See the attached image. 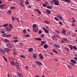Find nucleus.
<instances>
[{
  "instance_id": "423d86ee",
  "label": "nucleus",
  "mask_w": 77,
  "mask_h": 77,
  "mask_svg": "<svg viewBox=\"0 0 77 77\" xmlns=\"http://www.w3.org/2000/svg\"><path fill=\"white\" fill-rule=\"evenodd\" d=\"M62 40L63 41H65L66 42H68V40L65 37H63Z\"/></svg>"
},
{
  "instance_id": "20e7f679",
  "label": "nucleus",
  "mask_w": 77,
  "mask_h": 77,
  "mask_svg": "<svg viewBox=\"0 0 77 77\" xmlns=\"http://www.w3.org/2000/svg\"><path fill=\"white\" fill-rule=\"evenodd\" d=\"M35 63L38 66H41V65H42V63L39 62V61H35Z\"/></svg>"
},
{
  "instance_id": "69168bd1",
  "label": "nucleus",
  "mask_w": 77,
  "mask_h": 77,
  "mask_svg": "<svg viewBox=\"0 0 77 77\" xmlns=\"http://www.w3.org/2000/svg\"><path fill=\"white\" fill-rule=\"evenodd\" d=\"M41 36H42V38L44 37V34H42L41 35Z\"/></svg>"
},
{
  "instance_id": "ddd939ff",
  "label": "nucleus",
  "mask_w": 77,
  "mask_h": 77,
  "mask_svg": "<svg viewBox=\"0 0 77 77\" xmlns=\"http://www.w3.org/2000/svg\"><path fill=\"white\" fill-rule=\"evenodd\" d=\"M5 7V4L0 5V9H3Z\"/></svg>"
},
{
  "instance_id": "7c9ffc66",
  "label": "nucleus",
  "mask_w": 77,
  "mask_h": 77,
  "mask_svg": "<svg viewBox=\"0 0 77 77\" xmlns=\"http://www.w3.org/2000/svg\"><path fill=\"white\" fill-rule=\"evenodd\" d=\"M11 18L12 21H15V18L13 16L11 17Z\"/></svg>"
},
{
  "instance_id": "b1692460",
  "label": "nucleus",
  "mask_w": 77,
  "mask_h": 77,
  "mask_svg": "<svg viewBox=\"0 0 77 77\" xmlns=\"http://www.w3.org/2000/svg\"><path fill=\"white\" fill-rule=\"evenodd\" d=\"M53 39L54 40V41H56V36L53 35L52 36Z\"/></svg>"
},
{
  "instance_id": "9b49d317",
  "label": "nucleus",
  "mask_w": 77,
  "mask_h": 77,
  "mask_svg": "<svg viewBox=\"0 0 77 77\" xmlns=\"http://www.w3.org/2000/svg\"><path fill=\"white\" fill-rule=\"evenodd\" d=\"M5 30L7 32H10V31H11V28L9 27H7V28H5Z\"/></svg>"
},
{
  "instance_id": "a19ab883",
  "label": "nucleus",
  "mask_w": 77,
  "mask_h": 77,
  "mask_svg": "<svg viewBox=\"0 0 77 77\" xmlns=\"http://www.w3.org/2000/svg\"><path fill=\"white\" fill-rule=\"evenodd\" d=\"M30 36V35H29V34H27L26 36H25V37L26 38H29Z\"/></svg>"
},
{
  "instance_id": "5701e85b",
  "label": "nucleus",
  "mask_w": 77,
  "mask_h": 77,
  "mask_svg": "<svg viewBox=\"0 0 77 77\" xmlns=\"http://www.w3.org/2000/svg\"><path fill=\"white\" fill-rule=\"evenodd\" d=\"M8 26V23H6L3 25V26L4 27H5V28H7Z\"/></svg>"
},
{
  "instance_id": "4c0bfd02",
  "label": "nucleus",
  "mask_w": 77,
  "mask_h": 77,
  "mask_svg": "<svg viewBox=\"0 0 77 77\" xmlns=\"http://www.w3.org/2000/svg\"><path fill=\"white\" fill-rule=\"evenodd\" d=\"M69 48H70L71 49H72V48H73V47H72V46L71 45H69Z\"/></svg>"
},
{
  "instance_id": "6e6552de",
  "label": "nucleus",
  "mask_w": 77,
  "mask_h": 77,
  "mask_svg": "<svg viewBox=\"0 0 77 77\" xmlns=\"http://www.w3.org/2000/svg\"><path fill=\"white\" fill-rule=\"evenodd\" d=\"M56 17H58V18H59V19H60V20H63V17L59 14H57Z\"/></svg>"
},
{
  "instance_id": "bf43d9fd",
  "label": "nucleus",
  "mask_w": 77,
  "mask_h": 77,
  "mask_svg": "<svg viewBox=\"0 0 77 77\" xmlns=\"http://www.w3.org/2000/svg\"><path fill=\"white\" fill-rule=\"evenodd\" d=\"M59 24H60V25H62L63 24L61 22H59Z\"/></svg>"
},
{
  "instance_id": "bb28decb",
  "label": "nucleus",
  "mask_w": 77,
  "mask_h": 77,
  "mask_svg": "<svg viewBox=\"0 0 77 77\" xmlns=\"http://www.w3.org/2000/svg\"><path fill=\"white\" fill-rule=\"evenodd\" d=\"M62 1L66 2L67 3H69L70 2H71V1H70V0H62Z\"/></svg>"
},
{
  "instance_id": "13d9d810",
  "label": "nucleus",
  "mask_w": 77,
  "mask_h": 77,
  "mask_svg": "<svg viewBox=\"0 0 77 77\" xmlns=\"http://www.w3.org/2000/svg\"><path fill=\"white\" fill-rule=\"evenodd\" d=\"M45 4H46V5H49V4L48 3V2H47L46 1V2H45Z\"/></svg>"
},
{
  "instance_id": "4468645a",
  "label": "nucleus",
  "mask_w": 77,
  "mask_h": 77,
  "mask_svg": "<svg viewBox=\"0 0 77 77\" xmlns=\"http://www.w3.org/2000/svg\"><path fill=\"white\" fill-rule=\"evenodd\" d=\"M45 12L47 14H51V12L49 10H46L45 11Z\"/></svg>"
},
{
  "instance_id": "39448f33",
  "label": "nucleus",
  "mask_w": 77,
  "mask_h": 77,
  "mask_svg": "<svg viewBox=\"0 0 77 77\" xmlns=\"http://www.w3.org/2000/svg\"><path fill=\"white\" fill-rule=\"evenodd\" d=\"M42 29H43V30H44V31H45V33H49V32H48V30H47V29L45 28H44V27H42Z\"/></svg>"
},
{
  "instance_id": "09e8293b",
  "label": "nucleus",
  "mask_w": 77,
  "mask_h": 77,
  "mask_svg": "<svg viewBox=\"0 0 77 77\" xmlns=\"http://www.w3.org/2000/svg\"><path fill=\"white\" fill-rule=\"evenodd\" d=\"M18 40H14L13 41V42H18Z\"/></svg>"
},
{
  "instance_id": "8fccbe9b",
  "label": "nucleus",
  "mask_w": 77,
  "mask_h": 77,
  "mask_svg": "<svg viewBox=\"0 0 77 77\" xmlns=\"http://www.w3.org/2000/svg\"><path fill=\"white\" fill-rule=\"evenodd\" d=\"M23 32L24 33L26 34V29H24V30H23Z\"/></svg>"
},
{
  "instance_id": "393cba45",
  "label": "nucleus",
  "mask_w": 77,
  "mask_h": 77,
  "mask_svg": "<svg viewBox=\"0 0 77 77\" xmlns=\"http://www.w3.org/2000/svg\"><path fill=\"white\" fill-rule=\"evenodd\" d=\"M47 8H48V9H53L52 7L49 5L47 6Z\"/></svg>"
},
{
  "instance_id": "c03bdc74",
  "label": "nucleus",
  "mask_w": 77,
  "mask_h": 77,
  "mask_svg": "<svg viewBox=\"0 0 77 77\" xmlns=\"http://www.w3.org/2000/svg\"><path fill=\"white\" fill-rule=\"evenodd\" d=\"M73 49L74 50H77V48L76 47V46H73Z\"/></svg>"
},
{
  "instance_id": "a211bd4d",
  "label": "nucleus",
  "mask_w": 77,
  "mask_h": 77,
  "mask_svg": "<svg viewBox=\"0 0 77 77\" xmlns=\"http://www.w3.org/2000/svg\"><path fill=\"white\" fill-rule=\"evenodd\" d=\"M34 39L35 40H37V41H41V40H42V39L41 38H35Z\"/></svg>"
},
{
  "instance_id": "680f3d73",
  "label": "nucleus",
  "mask_w": 77,
  "mask_h": 77,
  "mask_svg": "<svg viewBox=\"0 0 77 77\" xmlns=\"http://www.w3.org/2000/svg\"><path fill=\"white\" fill-rule=\"evenodd\" d=\"M61 42L62 44H64V43H65V42H64V41H63V40H62L61 41Z\"/></svg>"
},
{
  "instance_id": "7ed1b4c3",
  "label": "nucleus",
  "mask_w": 77,
  "mask_h": 77,
  "mask_svg": "<svg viewBox=\"0 0 77 77\" xmlns=\"http://www.w3.org/2000/svg\"><path fill=\"white\" fill-rule=\"evenodd\" d=\"M14 65H15V66H16V68H19L20 64L17 62H16L14 64Z\"/></svg>"
},
{
  "instance_id": "473e14b6",
  "label": "nucleus",
  "mask_w": 77,
  "mask_h": 77,
  "mask_svg": "<svg viewBox=\"0 0 77 77\" xmlns=\"http://www.w3.org/2000/svg\"><path fill=\"white\" fill-rule=\"evenodd\" d=\"M12 35L11 34H7V37H8L9 38H10L11 36Z\"/></svg>"
},
{
  "instance_id": "dca6fc26",
  "label": "nucleus",
  "mask_w": 77,
  "mask_h": 77,
  "mask_svg": "<svg viewBox=\"0 0 77 77\" xmlns=\"http://www.w3.org/2000/svg\"><path fill=\"white\" fill-rule=\"evenodd\" d=\"M33 30L34 32H38V28H36L33 29Z\"/></svg>"
},
{
  "instance_id": "603ef678",
  "label": "nucleus",
  "mask_w": 77,
  "mask_h": 77,
  "mask_svg": "<svg viewBox=\"0 0 77 77\" xmlns=\"http://www.w3.org/2000/svg\"><path fill=\"white\" fill-rule=\"evenodd\" d=\"M3 57L4 60L6 61V62H7V59H6V58H5V56H3Z\"/></svg>"
},
{
  "instance_id": "2f4dec72",
  "label": "nucleus",
  "mask_w": 77,
  "mask_h": 77,
  "mask_svg": "<svg viewBox=\"0 0 77 77\" xmlns=\"http://www.w3.org/2000/svg\"><path fill=\"white\" fill-rule=\"evenodd\" d=\"M54 20H56V21H59V19H58L57 17H55L54 18Z\"/></svg>"
},
{
  "instance_id": "c85d7f7f",
  "label": "nucleus",
  "mask_w": 77,
  "mask_h": 77,
  "mask_svg": "<svg viewBox=\"0 0 77 77\" xmlns=\"http://www.w3.org/2000/svg\"><path fill=\"white\" fill-rule=\"evenodd\" d=\"M52 51L54 52L55 53H56V54H58V53L57 52L54 50H52Z\"/></svg>"
},
{
  "instance_id": "0e129e2a",
  "label": "nucleus",
  "mask_w": 77,
  "mask_h": 77,
  "mask_svg": "<svg viewBox=\"0 0 77 77\" xmlns=\"http://www.w3.org/2000/svg\"><path fill=\"white\" fill-rule=\"evenodd\" d=\"M57 44H54V47H57Z\"/></svg>"
},
{
  "instance_id": "6ab92c4d",
  "label": "nucleus",
  "mask_w": 77,
  "mask_h": 77,
  "mask_svg": "<svg viewBox=\"0 0 77 77\" xmlns=\"http://www.w3.org/2000/svg\"><path fill=\"white\" fill-rule=\"evenodd\" d=\"M17 75L18 76H19V77H23V76H22V75L19 72L17 73Z\"/></svg>"
},
{
  "instance_id": "0eeeda50",
  "label": "nucleus",
  "mask_w": 77,
  "mask_h": 77,
  "mask_svg": "<svg viewBox=\"0 0 77 77\" xmlns=\"http://www.w3.org/2000/svg\"><path fill=\"white\" fill-rule=\"evenodd\" d=\"M70 62H71V63H73V64H76L77 63V62L75 60H70Z\"/></svg>"
},
{
  "instance_id": "c756f323",
  "label": "nucleus",
  "mask_w": 77,
  "mask_h": 77,
  "mask_svg": "<svg viewBox=\"0 0 77 77\" xmlns=\"http://www.w3.org/2000/svg\"><path fill=\"white\" fill-rule=\"evenodd\" d=\"M41 46H42L43 45H44V44H45V42H44V41H42L41 42Z\"/></svg>"
},
{
  "instance_id": "a878e982",
  "label": "nucleus",
  "mask_w": 77,
  "mask_h": 77,
  "mask_svg": "<svg viewBox=\"0 0 77 77\" xmlns=\"http://www.w3.org/2000/svg\"><path fill=\"white\" fill-rule=\"evenodd\" d=\"M12 12L11 11V10H9L7 12L8 14V15H11V14Z\"/></svg>"
},
{
  "instance_id": "4d7b16f0",
  "label": "nucleus",
  "mask_w": 77,
  "mask_h": 77,
  "mask_svg": "<svg viewBox=\"0 0 77 77\" xmlns=\"http://www.w3.org/2000/svg\"><path fill=\"white\" fill-rule=\"evenodd\" d=\"M56 33H59L60 34V32L56 30Z\"/></svg>"
},
{
  "instance_id": "5fc2aeb1",
  "label": "nucleus",
  "mask_w": 77,
  "mask_h": 77,
  "mask_svg": "<svg viewBox=\"0 0 77 77\" xmlns=\"http://www.w3.org/2000/svg\"><path fill=\"white\" fill-rule=\"evenodd\" d=\"M57 48H60V46L59 45H57Z\"/></svg>"
},
{
  "instance_id": "f8f14e48",
  "label": "nucleus",
  "mask_w": 77,
  "mask_h": 77,
  "mask_svg": "<svg viewBox=\"0 0 77 77\" xmlns=\"http://www.w3.org/2000/svg\"><path fill=\"white\" fill-rule=\"evenodd\" d=\"M32 57L34 59H36L37 58V55L36 54H34L32 55Z\"/></svg>"
},
{
  "instance_id": "c9c22d12",
  "label": "nucleus",
  "mask_w": 77,
  "mask_h": 77,
  "mask_svg": "<svg viewBox=\"0 0 77 77\" xmlns=\"http://www.w3.org/2000/svg\"><path fill=\"white\" fill-rule=\"evenodd\" d=\"M20 57L22 58H26V57L23 55H20Z\"/></svg>"
},
{
  "instance_id": "ea45409f",
  "label": "nucleus",
  "mask_w": 77,
  "mask_h": 77,
  "mask_svg": "<svg viewBox=\"0 0 77 77\" xmlns=\"http://www.w3.org/2000/svg\"><path fill=\"white\" fill-rule=\"evenodd\" d=\"M20 3H23L24 2V0H21L20 1Z\"/></svg>"
},
{
  "instance_id": "aec40b11",
  "label": "nucleus",
  "mask_w": 77,
  "mask_h": 77,
  "mask_svg": "<svg viewBox=\"0 0 77 77\" xmlns=\"http://www.w3.org/2000/svg\"><path fill=\"white\" fill-rule=\"evenodd\" d=\"M10 63L12 65H13L14 66L15 65V62H14V61H10Z\"/></svg>"
},
{
  "instance_id": "e2e57ef3",
  "label": "nucleus",
  "mask_w": 77,
  "mask_h": 77,
  "mask_svg": "<svg viewBox=\"0 0 77 77\" xmlns=\"http://www.w3.org/2000/svg\"><path fill=\"white\" fill-rule=\"evenodd\" d=\"M39 34H41V33H42V31L41 30H40L39 31Z\"/></svg>"
},
{
  "instance_id": "f704fd0d",
  "label": "nucleus",
  "mask_w": 77,
  "mask_h": 77,
  "mask_svg": "<svg viewBox=\"0 0 77 77\" xmlns=\"http://www.w3.org/2000/svg\"><path fill=\"white\" fill-rule=\"evenodd\" d=\"M44 23H47V24H50V22L48 21L45 20L44 21Z\"/></svg>"
},
{
  "instance_id": "f257e3e1",
  "label": "nucleus",
  "mask_w": 77,
  "mask_h": 77,
  "mask_svg": "<svg viewBox=\"0 0 77 77\" xmlns=\"http://www.w3.org/2000/svg\"><path fill=\"white\" fill-rule=\"evenodd\" d=\"M54 4L56 6H58L59 5V2L57 0H52Z\"/></svg>"
},
{
  "instance_id": "de8ad7c7",
  "label": "nucleus",
  "mask_w": 77,
  "mask_h": 77,
  "mask_svg": "<svg viewBox=\"0 0 77 77\" xmlns=\"http://www.w3.org/2000/svg\"><path fill=\"white\" fill-rule=\"evenodd\" d=\"M20 5H21V6H23V7H24V5L23 3H20Z\"/></svg>"
},
{
  "instance_id": "72a5a7b5",
  "label": "nucleus",
  "mask_w": 77,
  "mask_h": 77,
  "mask_svg": "<svg viewBox=\"0 0 77 77\" xmlns=\"http://www.w3.org/2000/svg\"><path fill=\"white\" fill-rule=\"evenodd\" d=\"M9 27L11 29H12V25L11 24H9Z\"/></svg>"
},
{
  "instance_id": "3c124183",
  "label": "nucleus",
  "mask_w": 77,
  "mask_h": 77,
  "mask_svg": "<svg viewBox=\"0 0 77 77\" xmlns=\"http://www.w3.org/2000/svg\"><path fill=\"white\" fill-rule=\"evenodd\" d=\"M67 67H68V68H70V69H71V68H72L71 66L69 65H68Z\"/></svg>"
},
{
  "instance_id": "412c9836",
  "label": "nucleus",
  "mask_w": 77,
  "mask_h": 77,
  "mask_svg": "<svg viewBox=\"0 0 77 77\" xmlns=\"http://www.w3.org/2000/svg\"><path fill=\"white\" fill-rule=\"evenodd\" d=\"M29 53H31L32 51H33V49L32 48H30L29 49Z\"/></svg>"
},
{
  "instance_id": "052dcab7",
  "label": "nucleus",
  "mask_w": 77,
  "mask_h": 77,
  "mask_svg": "<svg viewBox=\"0 0 77 77\" xmlns=\"http://www.w3.org/2000/svg\"><path fill=\"white\" fill-rule=\"evenodd\" d=\"M70 65H72V66H75V64H73V63H71Z\"/></svg>"
},
{
  "instance_id": "338daca9",
  "label": "nucleus",
  "mask_w": 77,
  "mask_h": 77,
  "mask_svg": "<svg viewBox=\"0 0 77 77\" xmlns=\"http://www.w3.org/2000/svg\"><path fill=\"white\" fill-rule=\"evenodd\" d=\"M74 60H77V57H74Z\"/></svg>"
},
{
  "instance_id": "4be33fe9",
  "label": "nucleus",
  "mask_w": 77,
  "mask_h": 77,
  "mask_svg": "<svg viewBox=\"0 0 77 77\" xmlns=\"http://www.w3.org/2000/svg\"><path fill=\"white\" fill-rule=\"evenodd\" d=\"M44 48H45V49H47V48H48V45H47L46 44L44 45Z\"/></svg>"
},
{
  "instance_id": "1a4fd4ad",
  "label": "nucleus",
  "mask_w": 77,
  "mask_h": 77,
  "mask_svg": "<svg viewBox=\"0 0 77 77\" xmlns=\"http://www.w3.org/2000/svg\"><path fill=\"white\" fill-rule=\"evenodd\" d=\"M4 50L6 53H9L10 51H9V48H5L4 49Z\"/></svg>"
},
{
  "instance_id": "58836bf2",
  "label": "nucleus",
  "mask_w": 77,
  "mask_h": 77,
  "mask_svg": "<svg viewBox=\"0 0 77 77\" xmlns=\"http://www.w3.org/2000/svg\"><path fill=\"white\" fill-rule=\"evenodd\" d=\"M5 41L7 42H10V41L7 39H5Z\"/></svg>"
},
{
  "instance_id": "37998d69",
  "label": "nucleus",
  "mask_w": 77,
  "mask_h": 77,
  "mask_svg": "<svg viewBox=\"0 0 77 77\" xmlns=\"http://www.w3.org/2000/svg\"><path fill=\"white\" fill-rule=\"evenodd\" d=\"M3 36L4 37L7 36V34H6V33L3 34Z\"/></svg>"
},
{
  "instance_id": "f03ea898",
  "label": "nucleus",
  "mask_w": 77,
  "mask_h": 77,
  "mask_svg": "<svg viewBox=\"0 0 77 77\" xmlns=\"http://www.w3.org/2000/svg\"><path fill=\"white\" fill-rule=\"evenodd\" d=\"M6 46L8 48H12V45L11 44V43H8L6 45Z\"/></svg>"
},
{
  "instance_id": "e433bc0d",
  "label": "nucleus",
  "mask_w": 77,
  "mask_h": 77,
  "mask_svg": "<svg viewBox=\"0 0 77 77\" xmlns=\"http://www.w3.org/2000/svg\"><path fill=\"white\" fill-rule=\"evenodd\" d=\"M42 6L44 7V8H45V7H47V5L45 4H43L42 5Z\"/></svg>"
},
{
  "instance_id": "9d476101",
  "label": "nucleus",
  "mask_w": 77,
  "mask_h": 77,
  "mask_svg": "<svg viewBox=\"0 0 77 77\" xmlns=\"http://www.w3.org/2000/svg\"><path fill=\"white\" fill-rule=\"evenodd\" d=\"M39 58L40 59H44V57H43V56H42V55L41 54H40L39 55Z\"/></svg>"
},
{
  "instance_id": "a18cd8bd",
  "label": "nucleus",
  "mask_w": 77,
  "mask_h": 77,
  "mask_svg": "<svg viewBox=\"0 0 77 77\" xmlns=\"http://www.w3.org/2000/svg\"><path fill=\"white\" fill-rule=\"evenodd\" d=\"M37 12L38 14H41V12L39 10H38Z\"/></svg>"
},
{
  "instance_id": "774afa93",
  "label": "nucleus",
  "mask_w": 77,
  "mask_h": 77,
  "mask_svg": "<svg viewBox=\"0 0 77 77\" xmlns=\"http://www.w3.org/2000/svg\"><path fill=\"white\" fill-rule=\"evenodd\" d=\"M35 77H40L38 75H36Z\"/></svg>"
},
{
  "instance_id": "79ce46f5",
  "label": "nucleus",
  "mask_w": 77,
  "mask_h": 77,
  "mask_svg": "<svg viewBox=\"0 0 77 77\" xmlns=\"http://www.w3.org/2000/svg\"><path fill=\"white\" fill-rule=\"evenodd\" d=\"M19 45L21 46V47H22L23 45V44L22 42H20L19 43Z\"/></svg>"
},
{
  "instance_id": "2eb2a0df",
  "label": "nucleus",
  "mask_w": 77,
  "mask_h": 77,
  "mask_svg": "<svg viewBox=\"0 0 77 77\" xmlns=\"http://www.w3.org/2000/svg\"><path fill=\"white\" fill-rule=\"evenodd\" d=\"M61 33L66 35V30H65V29H63L62 31L61 32Z\"/></svg>"
},
{
  "instance_id": "6e6d98bb",
  "label": "nucleus",
  "mask_w": 77,
  "mask_h": 77,
  "mask_svg": "<svg viewBox=\"0 0 77 77\" xmlns=\"http://www.w3.org/2000/svg\"><path fill=\"white\" fill-rule=\"evenodd\" d=\"M10 9H15V7H14V6H11V7H10Z\"/></svg>"
},
{
  "instance_id": "49530a36",
  "label": "nucleus",
  "mask_w": 77,
  "mask_h": 77,
  "mask_svg": "<svg viewBox=\"0 0 77 77\" xmlns=\"http://www.w3.org/2000/svg\"><path fill=\"white\" fill-rule=\"evenodd\" d=\"M26 5H29V2H26L25 3Z\"/></svg>"
},
{
  "instance_id": "f3484780",
  "label": "nucleus",
  "mask_w": 77,
  "mask_h": 77,
  "mask_svg": "<svg viewBox=\"0 0 77 77\" xmlns=\"http://www.w3.org/2000/svg\"><path fill=\"white\" fill-rule=\"evenodd\" d=\"M0 52L1 53H2V54H5V51L2 49L0 50Z\"/></svg>"
},
{
  "instance_id": "864d4df0",
  "label": "nucleus",
  "mask_w": 77,
  "mask_h": 77,
  "mask_svg": "<svg viewBox=\"0 0 77 77\" xmlns=\"http://www.w3.org/2000/svg\"><path fill=\"white\" fill-rule=\"evenodd\" d=\"M13 53H14V55H17V54L16 52V51H14L13 52Z\"/></svg>"
},
{
  "instance_id": "cd10ccee",
  "label": "nucleus",
  "mask_w": 77,
  "mask_h": 77,
  "mask_svg": "<svg viewBox=\"0 0 77 77\" xmlns=\"http://www.w3.org/2000/svg\"><path fill=\"white\" fill-rule=\"evenodd\" d=\"M32 26V28L33 29H35V27H36V24L33 25Z\"/></svg>"
}]
</instances>
